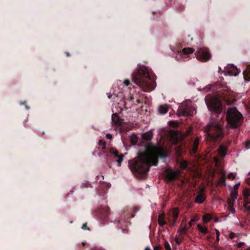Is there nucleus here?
<instances>
[{
  "label": "nucleus",
  "mask_w": 250,
  "mask_h": 250,
  "mask_svg": "<svg viewBox=\"0 0 250 250\" xmlns=\"http://www.w3.org/2000/svg\"><path fill=\"white\" fill-rule=\"evenodd\" d=\"M167 156L163 147H154V153H139L138 157L129 164V168L132 172L145 174L148 171L150 166L157 165L158 157L164 159Z\"/></svg>",
  "instance_id": "1"
},
{
  "label": "nucleus",
  "mask_w": 250,
  "mask_h": 250,
  "mask_svg": "<svg viewBox=\"0 0 250 250\" xmlns=\"http://www.w3.org/2000/svg\"><path fill=\"white\" fill-rule=\"evenodd\" d=\"M151 71L148 67L140 65L132 73V82L144 91H152L155 88L156 83L155 78L151 76Z\"/></svg>",
  "instance_id": "2"
},
{
  "label": "nucleus",
  "mask_w": 250,
  "mask_h": 250,
  "mask_svg": "<svg viewBox=\"0 0 250 250\" xmlns=\"http://www.w3.org/2000/svg\"><path fill=\"white\" fill-rule=\"evenodd\" d=\"M171 50L174 52L173 54V57L178 60H188L189 59L195 56L198 60L202 62H207L211 58V55L208 50L204 47L200 48L196 53H193V50L191 48H184L181 51V48H174Z\"/></svg>",
  "instance_id": "3"
},
{
  "label": "nucleus",
  "mask_w": 250,
  "mask_h": 250,
  "mask_svg": "<svg viewBox=\"0 0 250 250\" xmlns=\"http://www.w3.org/2000/svg\"><path fill=\"white\" fill-rule=\"evenodd\" d=\"M226 119L232 128H237L241 125L243 117L237 109L233 107L228 109Z\"/></svg>",
  "instance_id": "4"
},
{
  "label": "nucleus",
  "mask_w": 250,
  "mask_h": 250,
  "mask_svg": "<svg viewBox=\"0 0 250 250\" xmlns=\"http://www.w3.org/2000/svg\"><path fill=\"white\" fill-rule=\"evenodd\" d=\"M206 136L210 139L222 138L223 133L221 126L217 123H211L206 125L204 128Z\"/></svg>",
  "instance_id": "5"
},
{
  "label": "nucleus",
  "mask_w": 250,
  "mask_h": 250,
  "mask_svg": "<svg viewBox=\"0 0 250 250\" xmlns=\"http://www.w3.org/2000/svg\"><path fill=\"white\" fill-rule=\"evenodd\" d=\"M205 103L208 110L213 111L218 115L222 114L221 102L215 95H208L205 98Z\"/></svg>",
  "instance_id": "6"
},
{
  "label": "nucleus",
  "mask_w": 250,
  "mask_h": 250,
  "mask_svg": "<svg viewBox=\"0 0 250 250\" xmlns=\"http://www.w3.org/2000/svg\"><path fill=\"white\" fill-rule=\"evenodd\" d=\"M196 113V110L191 105V103L181 104L178 109V114L179 116H193Z\"/></svg>",
  "instance_id": "7"
},
{
  "label": "nucleus",
  "mask_w": 250,
  "mask_h": 250,
  "mask_svg": "<svg viewBox=\"0 0 250 250\" xmlns=\"http://www.w3.org/2000/svg\"><path fill=\"white\" fill-rule=\"evenodd\" d=\"M116 218L117 219L112 220L111 222L121 225L125 223L127 219H128V217L126 216V214L125 211L123 212V214L118 215V216H117Z\"/></svg>",
  "instance_id": "8"
},
{
  "label": "nucleus",
  "mask_w": 250,
  "mask_h": 250,
  "mask_svg": "<svg viewBox=\"0 0 250 250\" xmlns=\"http://www.w3.org/2000/svg\"><path fill=\"white\" fill-rule=\"evenodd\" d=\"M179 215V212L177 208L173 209L168 214V217L167 218L168 221H171V218L172 219V225H175L176 223L177 218Z\"/></svg>",
  "instance_id": "9"
},
{
  "label": "nucleus",
  "mask_w": 250,
  "mask_h": 250,
  "mask_svg": "<svg viewBox=\"0 0 250 250\" xmlns=\"http://www.w3.org/2000/svg\"><path fill=\"white\" fill-rule=\"evenodd\" d=\"M225 74H228L229 76H237L239 71L238 70L237 68L233 64H231V70H229V68L226 67L225 69Z\"/></svg>",
  "instance_id": "10"
},
{
  "label": "nucleus",
  "mask_w": 250,
  "mask_h": 250,
  "mask_svg": "<svg viewBox=\"0 0 250 250\" xmlns=\"http://www.w3.org/2000/svg\"><path fill=\"white\" fill-rule=\"evenodd\" d=\"M180 171L171 170L167 174V178L169 181L174 180L179 174Z\"/></svg>",
  "instance_id": "11"
},
{
  "label": "nucleus",
  "mask_w": 250,
  "mask_h": 250,
  "mask_svg": "<svg viewBox=\"0 0 250 250\" xmlns=\"http://www.w3.org/2000/svg\"><path fill=\"white\" fill-rule=\"evenodd\" d=\"M122 123V120L119 117L116 113H113L111 117V124L115 125H119Z\"/></svg>",
  "instance_id": "12"
},
{
  "label": "nucleus",
  "mask_w": 250,
  "mask_h": 250,
  "mask_svg": "<svg viewBox=\"0 0 250 250\" xmlns=\"http://www.w3.org/2000/svg\"><path fill=\"white\" fill-rule=\"evenodd\" d=\"M205 199V195L202 192H199L195 199V202L198 204H201L204 201Z\"/></svg>",
  "instance_id": "13"
},
{
  "label": "nucleus",
  "mask_w": 250,
  "mask_h": 250,
  "mask_svg": "<svg viewBox=\"0 0 250 250\" xmlns=\"http://www.w3.org/2000/svg\"><path fill=\"white\" fill-rule=\"evenodd\" d=\"M153 137V133L152 132V129L145 132L143 134L142 137L143 139L148 141H150Z\"/></svg>",
  "instance_id": "14"
},
{
  "label": "nucleus",
  "mask_w": 250,
  "mask_h": 250,
  "mask_svg": "<svg viewBox=\"0 0 250 250\" xmlns=\"http://www.w3.org/2000/svg\"><path fill=\"white\" fill-rule=\"evenodd\" d=\"M158 224L161 227H163L167 224V222L165 220V214L161 213L158 216Z\"/></svg>",
  "instance_id": "15"
},
{
  "label": "nucleus",
  "mask_w": 250,
  "mask_h": 250,
  "mask_svg": "<svg viewBox=\"0 0 250 250\" xmlns=\"http://www.w3.org/2000/svg\"><path fill=\"white\" fill-rule=\"evenodd\" d=\"M238 191L236 192L234 190V193L231 194V198H232V200L230 199H229L228 201V203L229 204L233 205L234 204V202L237 198L238 196Z\"/></svg>",
  "instance_id": "16"
},
{
  "label": "nucleus",
  "mask_w": 250,
  "mask_h": 250,
  "mask_svg": "<svg viewBox=\"0 0 250 250\" xmlns=\"http://www.w3.org/2000/svg\"><path fill=\"white\" fill-rule=\"evenodd\" d=\"M113 113H116L117 114L121 113L123 111V108H121L118 104H115L112 108Z\"/></svg>",
  "instance_id": "17"
},
{
  "label": "nucleus",
  "mask_w": 250,
  "mask_h": 250,
  "mask_svg": "<svg viewBox=\"0 0 250 250\" xmlns=\"http://www.w3.org/2000/svg\"><path fill=\"white\" fill-rule=\"evenodd\" d=\"M168 111V108L167 105H162L159 107V113L160 114L164 115Z\"/></svg>",
  "instance_id": "18"
},
{
  "label": "nucleus",
  "mask_w": 250,
  "mask_h": 250,
  "mask_svg": "<svg viewBox=\"0 0 250 250\" xmlns=\"http://www.w3.org/2000/svg\"><path fill=\"white\" fill-rule=\"evenodd\" d=\"M219 154L220 156L224 157L226 155V148L223 146H220L219 148Z\"/></svg>",
  "instance_id": "19"
},
{
  "label": "nucleus",
  "mask_w": 250,
  "mask_h": 250,
  "mask_svg": "<svg viewBox=\"0 0 250 250\" xmlns=\"http://www.w3.org/2000/svg\"><path fill=\"white\" fill-rule=\"evenodd\" d=\"M199 143V138H196L193 142V151L194 152H195L198 148V145Z\"/></svg>",
  "instance_id": "20"
},
{
  "label": "nucleus",
  "mask_w": 250,
  "mask_h": 250,
  "mask_svg": "<svg viewBox=\"0 0 250 250\" xmlns=\"http://www.w3.org/2000/svg\"><path fill=\"white\" fill-rule=\"evenodd\" d=\"M198 230L204 234H206L208 232L207 228L206 227H202L200 224L197 225Z\"/></svg>",
  "instance_id": "21"
},
{
  "label": "nucleus",
  "mask_w": 250,
  "mask_h": 250,
  "mask_svg": "<svg viewBox=\"0 0 250 250\" xmlns=\"http://www.w3.org/2000/svg\"><path fill=\"white\" fill-rule=\"evenodd\" d=\"M211 216L209 214H206L204 215L202 217L203 221L205 223L208 222L209 221L211 220Z\"/></svg>",
  "instance_id": "22"
},
{
  "label": "nucleus",
  "mask_w": 250,
  "mask_h": 250,
  "mask_svg": "<svg viewBox=\"0 0 250 250\" xmlns=\"http://www.w3.org/2000/svg\"><path fill=\"white\" fill-rule=\"evenodd\" d=\"M243 196L244 199H248L250 196V190L249 189H245L243 190Z\"/></svg>",
  "instance_id": "23"
},
{
  "label": "nucleus",
  "mask_w": 250,
  "mask_h": 250,
  "mask_svg": "<svg viewBox=\"0 0 250 250\" xmlns=\"http://www.w3.org/2000/svg\"><path fill=\"white\" fill-rule=\"evenodd\" d=\"M98 145L101 147L102 149H104L105 148L106 143L102 140H100L99 141Z\"/></svg>",
  "instance_id": "24"
},
{
  "label": "nucleus",
  "mask_w": 250,
  "mask_h": 250,
  "mask_svg": "<svg viewBox=\"0 0 250 250\" xmlns=\"http://www.w3.org/2000/svg\"><path fill=\"white\" fill-rule=\"evenodd\" d=\"M226 175L224 173L223 175L221 176V177L219 180V183L220 184H222L225 183L226 181Z\"/></svg>",
  "instance_id": "25"
},
{
  "label": "nucleus",
  "mask_w": 250,
  "mask_h": 250,
  "mask_svg": "<svg viewBox=\"0 0 250 250\" xmlns=\"http://www.w3.org/2000/svg\"><path fill=\"white\" fill-rule=\"evenodd\" d=\"M118 160H117L116 161V162L119 164L118 166H120L121 162L124 160V156L122 155H120L118 157Z\"/></svg>",
  "instance_id": "26"
},
{
  "label": "nucleus",
  "mask_w": 250,
  "mask_h": 250,
  "mask_svg": "<svg viewBox=\"0 0 250 250\" xmlns=\"http://www.w3.org/2000/svg\"><path fill=\"white\" fill-rule=\"evenodd\" d=\"M180 167L182 169H186L187 167V161H182L180 163Z\"/></svg>",
  "instance_id": "27"
},
{
  "label": "nucleus",
  "mask_w": 250,
  "mask_h": 250,
  "mask_svg": "<svg viewBox=\"0 0 250 250\" xmlns=\"http://www.w3.org/2000/svg\"><path fill=\"white\" fill-rule=\"evenodd\" d=\"M164 246L166 250H171L170 245L167 241L165 242Z\"/></svg>",
  "instance_id": "28"
},
{
  "label": "nucleus",
  "mask_w": 250,
  "mask_h": 250,
  "mask_svg": "<svg viewBox=\"0 0 250 250\" xmlns=\"http://www.w3.org/2000/svg\"><path fill=\"white\" fill-rule=\"evenodd\" d=\"M236 174L235 172H230L228 174V177L229 178H235Z\"/></svg>",
  "instance_id": "29"
},
{
  "label": "nucleus",
  "mask_w": 250,
  "mask_h": 250,
  "mask_svg": "<svg viewBox=\"0 0 250 250\" xmlns=\"http://www.w3.org/2000/svg\"><path fill=\"white\" fill-rule=\"evenodd\" d=\"M215 230L216 234V241L218 243L220 240V239H219L220 232L218 229H215Z\"/></svg>",
  "instance_id": "30"
},
{
  "label": "nucleus",
  "mask_w": 250,
  "mask_h": 250,
  "mask_svg": "<svg viewBox=\"0 0 250 250\" xmlns=\"http://www.w3.org/2000/svg\"><path fill=\"white\" fill-rule=\"evenodd\" d=\"M110 154H113L115 156V157H118V156H120V155H118V152L117 151L110 150Z\"/></svg>",
  "instance_id": "31"
},
{
  "label": "nucleus",
  "mask_w": 250,
  "mask_h": 250,
  "mask_svg": "<svg viewBox=\"0 0 250 250\" xmlns=\"http://www.w3.org/2000/svg\"><path fill=\"white\" fill-rule=\"evenodd\" d=\"M240 182H238L237 184H235L234 186V190L236 192L237 191H238V188H239V186L240 185Z\"/></svg>",
  "instance_id": "32"
},
{
  "label": "nucleus",
  "mask_w": 250,
  "mask_h": 250,
  "mask_svg": "<svg viewBox=\"0 0 250 250\" xmlns=\"http://www.w3.org/2000/svg\"><path fill=\"white\" fill-rule=\"evenodd\" d=\"M82 229L83 230H89V228L87 226L86 224H83Z\"/></svg>",
  "instance_id": "33"
},
{
  "label": "nucleus",
  "mask_w": 250,
  "mask_h": 250,
  "mask_svg": "<svg viewBox=\"0 0 250 250\" xmlns=\"http://www.w3.org/2000/svg\"><path fill=\"white\" fill-rule=\"evenodd\" d=\"M246 73V71H244L243 72V75H244V78L245 79V80L246 82H249L250 81V77H249L248 78H246L245 76V73Z\"/></svg>",
  "instance_id": "34"
},
{
  "label": "nucleus",
  "mask_w": 250,
  "mask_h": 250,
  "mask_svg": "<svg viewBox=\"0 0 250 250\" xmlns=\"http://www.w3.org/2000/svg\"><path fill=\"white\" fill-rule=\"evenodd\" d=\"M20 104H21H21H23V105H25V108H26V109L27 110H29V108H29V107L28 105H27V104H26V102H25V101H24V102H21Z\"/></svg>",
  "instance_id": "35"
},
{
  "label": "nucleus",
  "mask_w": 250,
  "mask_h": 250,
  "mask_svg": "<svg viewBox=\"0 0 250 250\" xmlns=\"http://www.w3.org/2000/svg\"><path fill=\"white\" fill-rule=\"evenodd\" d=\"M198 220V219L197 218H192L190 220V221L189 222V225L191 226L192 225V222H196Z\"/></svg>",
  "instance_id": "36"
},
{
  "label": "nucleus",
  "mask_w": 250,
  "mask_h": 250,
  "mask_svg": "<svg viewBox=\"0 0 250 250\" xmlns=\"http://www.w3.org/2000/svg\"><path fill=\"white\" fill-rule=\"evenodd\" d=\"M229 205L230 206H231V208H230V212H231L232 213H234V212H235V208H234V207H233V205H230V204H229Z\"/></svg>",
  "instance_id": "37"
},
{
  "label": "nucleus",
  "mask_w": 250,
  "mask_h": 250,
  "mask_svg": "<svg viewBox=\"0 0 250 250\" xmlns=\"http://www.w3.org/2000/svg\"><path fill=\"white\" fill-rule=\"evenodd\" d=\"M123 83L125 85V86H128L130 84V82L129 81L127 80H125L124 81Z\"/></svg>",
  "instance_id": "38"
},
{
  "label": "nucleus",
  "mask_w": 250,
  "mask_h": 250,
  "mask_svg": "<svg viewBox=\"0 0 250 250\" xmlns=\"http://www.w3.org/2000/svg\"><path fill=\"white\" fill-rule=\"evenodd\" d=\"M245 148L246 149H249L250 148V142H247L245 144Z\"/></svg>",
  "instance_id": "39"
},
{
  "label": "nucleus",
  "mask_w": 250,
  "mask_h": 250,
  "mask_svg": "<svg viewBox=\"0 0 250 250\" xmlns=\"http://www.w3.org/2000/svg\"><path fill=\"white\" fill-rule=\"evenodd\" d=\"M136 209L135 208H133L132 209V212L131 213V217H134L135 215V213L136 212Z\"/></svg>",
  "instance_id": "40"
},
{
  "label": "nucleus",
  "mask_w": 250,
  "mask_h": 250,
  "mask_svg": "<svg viewBox=\"0 0 250 250\" xmlns=\"http://www.w3.org/2000/svg\"><path fill=\"white\" fill-rule=\"evenodd\" d=\"M106 137L107 138H108V139H111L112 138V135L109 134V133H107L106 134Z\"/></svg>",
  "instance_id": "41"
},
{
  "label": "nucleus",
  "mask_w": 250,
  "mask_h": 250,
  "mask_svg": "<svg viewBox=\"0 0 250 250\" xmlns=\"http://www.w3.org/2000/svg\"><path fill=\"white\" fill-rule=\"evenodd\" d=\"M244 244V242H239L237 244V246H238V247L240 248L241 247L242 245H243Z\"/></svg>",
  "instance_id": "42"
},
{
  "label": "nucleus",
  "mask_w": 250,
  "mask_h": 250,
  "mask_svg": "<svg viewBox=\"0 0 250 250\" xmlns=\"http://www.w3.org/2000/svg\"><path fill=\"white\" fill-rule=\"evenodd\" d=\"M107 95L108 98L110 99L111 98L112 95L110 93H107Z\"/></svg>",
  "instance_id": "43"
},
{
  "label": "nucleus",
  "mask_w": 250,
  "mask_h": 250,
  "mask_svg": "<svg viewBox=\"0 0 250 250\" xmlns=\"http://www.w3.org/2000/svg\"><path fill=\"white\" fill-rule=\"evenodd\" d=\"M244 200L247 203H249L250 202V200L249 199V197L248 198V199H244Z\"/></svg>",
  "instance_id": "44"
},
{
  "label": "nucleus",
  "mask_w": 250,
  "mask_h": 250,
  "mask_svg": "<svg viewBox=\"0 0 250 250\" xmlns=\"http://www.w3.org/2000/svg\"><path fill=\"white\" fill-rule=\"evenodd\" d=\"M154 250H160V247L159 246H156L154 248Z\"/></svg>",
  "instance_id": "45"
},
{
  "label": "nucleus",
  "mask_w": 250,
  "mask_h": 250,
  "mask_svg": "<svg viewBox=\"0 0 250 250\" xmlns=\"http://www.w3.org/2000/svg\"><path fill=\"white\" fill-rule=\"evenodd\" d=\"M245 208H246L247 210H250V206H245Z\"/></svg>",
  "instance_id": "46"
},
{
  "label": "nucleus",
  "mask_w": 250,
  "mask_h": 250,
  "mask_svg": "<svg viewBox=\"0 0 250 250\" xmlns=\"http://www.w3.org/2000/svg\"><path fill=\"white\" fill-rule=\"evenodd\" d=\"M145 250H151L149 247H147L145 248Z\"/></svg>",
  "instance_id": "47"
},
{
  "label": "nucleus",
  "mask_w": 250,
  "mask_h": 250,
  "mask_svg": "<svg viewBox=\"0 0 250 250\" xmlns=\"http://www.w3.org/2000/svg\"><path fill=\"white\" fill-rule=\"evenodd\" d=\"M66 54L67 56H69V53L68 52H66Z\"/></svg>",
  "instance_id": "48"
},
{
  "label": "nucleus",
  "mask_w": 250,
  "mask_h": 250,
  "mask_svg": "<svg viewBox=\"0 0 250 250\" xmlns=\"http://www.w3.org/2000/svg\"><path fill=\"white\" fill-rule=\"evenodd\" d=\"M215 222H218V219H216L215 220Z\"/></svg>",
  "instance_id": "49"
},
{
  "label": "nucleus",
  "mask_w": 250,
  "mask_h": 250,
  "mask_svg": "<svg viewBox=\"0 0 250 250\" xmlns=\"http://www.w3.org/2000/svg\"><path fill=\"white\" fill-rule=\"evenodd\" d=\"M211 86H212L211 85H209V89H210V87H211Z\"/></svg>",
  "instance_id": "50"
},
{
  "label": "nucleus",
  "mask_w": 250,
  "mask_h": 250,
  "mask_svg": "<svg viewBox=\"0 0 250 250\" xmlns=\"http://www.w3.org/2000/svg\"><path fill=\"white\" fill-rule=\"evenodd\" d=\"M111 214H109V216H108V217H111Z\"/></svg>",
  "instance_id": "51"
},
{
  "label": "nucleus",
  "mask_w": 250,
  "mask_h": 250,
  "mask_svg": "<svg viewBox=\"0 0 250 250\" xmlns=\"http://www.w3.org/2000/svg\"><path fill=\"white\" fill-rule=\"evenodd\" d=\"M176 243H177V244H179V243L178 242V241H176Z\"/></svg>",
  "instance_id": "52"
},
{
  "label": "nucleus",
  "mask_w": 250,
  "mask_h": 250,
  "mask_svg": "<svg viewBox=\"0 0 250 250\" xmlns=\"http://www.w3.org/2000/svg\"><path fill=\"white\" fill-rule=\"evenodd\" d=\"M85 244V243H83V245H84Z\"/></svg>",
  "instance_id": "53"
},
{
  "label": "nucleus",
  "mask_w": 250,
  "mask_h": 250,
  "mask_svg": "<svg viewBox=\"0 0 250 250\" xmlns=\"http://www.w3.org/2000/svg\"><path fill=\"white\" fill-rule=\"evenodd\" d=\"M250 171L248 172V174H250Z\"/></svg>",
  "instance_id": "54"
}]
</instances>
